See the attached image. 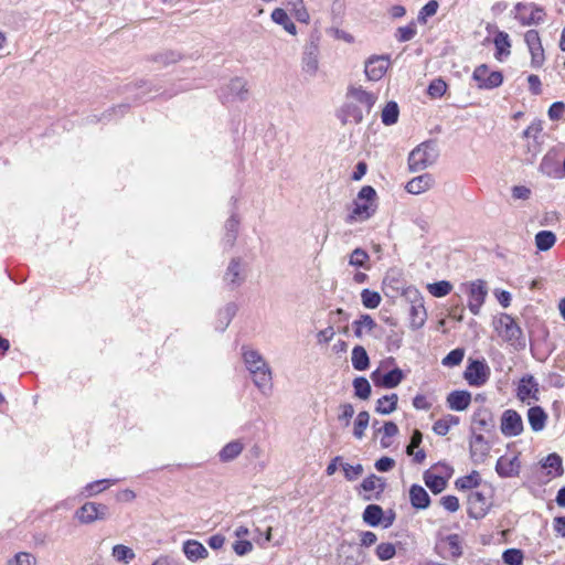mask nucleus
Masks as SVG:
<instances>
[{"mask_svg":"<svg viewBox=\"0 0 565 565\" xmlns=\"http://www.w3.org/2000/svg\"><path fill=\"white\" fill-rule=\"evenodd\" d=\"M468 515L472 519H482L489 511V502L486 495L480 491H472L468 495Z\"/></svg>","mask_w":565,"mask_h":565,"instance_id":"nucleus-20","label":"nucleus"},{"mask_svg":"<svg viewBox=\"0 0 565 565\" xmlns=\"http://www.w3.org/2000/svg\"><path fill=\"white\" fill-rule=\"evenodd\" d=\"M371 379L375 386L394 388L403 381L404 374L398 367H395L387 373H382L380 369H377L372 372Z\"/></svg>","mask_w":565,"mask_h":565,"instance_id":"nucleus-19","label":"nucleus"},{"mask_svg":"<svg viewBox=\"0 0 565 565\" xmlns=\"http://www.w3.org/2000/svg\"><path fill=\"white\" fill-rule=\"evenodd\" d=\"M435 179L429 173L420 174L407 182L405 189L411 194H422L434 185Z\"/></svg>","mask_w":565,"mask_h":565,"instance_id":"nucleus-24","label":"nucleus"},{"mask_svg":"<svg viewBox=\"0 0 565 565\" xmlns=\"http://www.w3.org/2000/svg\"><path fill=\"white\" fill-rule=\"evenodd\" d=\"M354 415V407L350 403H343L339 406L338 420L343 424L344 427H348L351 423V419Z\"/></svg>","mask_w":565,"mask_h":565,"instance_id":"nucleus-56","label":"nucleus"},{"mask_svg":"<svg viewBox=\"0 0 565 565\" xmlns=\"http://www.w3.org/2000/svg\"><path fill=\"white\" fill-rule=\"evenodd\" d=\"M438 2L436 0L428 1L418 12L417 20L419 23L425 24L427 19L435 15L438 10Z\"/></svg>","mask_w":565,"mask_h":565,"instance_id":"nucleus-55","label":"nucleus"},{"mask_svg":"<svg viewBox=\"0 0 565 565\" xmlns=\"http://www.w3.org/2000/svg\"><path fill=\"white\" fill-rule=\"evenodd\" d=\"M436 553L446 559H457L462 555L461 540L458 534H449L435 546Z\"/></svg>","mask_w":565,"mask_h":565,"instance_id":"nucleus-15","label":"nucleus"},{"mask_svg":"<svg viewBox=\"0 0 565 565\" xmlns=\"http://www.w3.org/2000/svg\"><path fill=\"white\" fill-rule=\"evenodd\" d=\"M438 157L435 145L430 141H425L414 148L408 156V168L412 172L425 170L431 166Z\"/></svg>","mask_w":565,"mask_h":565,"instance_id":"nucleus-5","label":"nucleus"},{"mask_svg":"<svg viewBox=\"0 0 565 565\" xmlns=\"http://www.w3.org/2000/svg\"><path fill=\"white\" fill-rule=\"evenodd\" d=\"M468 308L475 316L480 313L481 307L486 301L488 289L487 284L482 279L471 281L467 286Z\"/></svg>","mask_w":565,"mask_h":565,"instance_id":"nucleus-12","label":"nucleus"},{"mask_svg":"<svg viewBox=\"0 0 565 565\" xmlns=\"http://www.w3.org/2000/svg\"><path fill=\"white\" fill-rule=\"evenodd\" d=\"M111 556L118 562L122 564H129L135 559L136 554L134 550L124 544H117L113 547Z\"/></svg>","mask_w":565,"mask_h":565,"instance_id":"nucleus-39","label":"nucleus"},{"mask_svg":"<svg viewBox=\"0 0 565 565\" xmlns=\"http://www.w3.org/2000/svg\"><path fill=\"white\" fill-rule=\"evenodd\" d=\"M409 315H411V326L413 329H419L424 326L426 318H427V312L424 307V303L412 305Z\"/></svg>","mask_w":565,"mask_h":565,"instance_id":"nucleus-37","label":"nucleus"},{"mask_svg":"<svg viewBox=\"0 0 565 565\" xmlns=\"http://www.w3.org/2000/svg\"><path fill=\"white\" fill-rule=\"evenodd\" d=\"M440 504L445 510L454 513L459 510V499L455 495H445L440 499Z\"/></svg>","mask_w":565,"mask_h":565,"instance_id":"nucleus-63","label":"nucleus"},{"mask_svg":"<svg viewBox=\"0 0 565 565\" xmlns=\"http://www.w3.org/2000/svg\"><path fill=\"white\" fill-rule=\"evenodd\" d=\"M472 424L477 429L488 431L493 426L491 412L484 407L478 408L473 413Z\"/></svg>","mask_w":565,"mask_h":565,"instance_id":"nucleus-28","label":"nucleus"},{"mask_svg":"<svg viewBox=\"0 0 565 565\" xmlns=\"http://www.w3.org/2000/svg\"><path fill=\"white\" fill-rule=\"evenodd\" d=\"M182 552L190 562L205 559L209 556V551L196 540H186L183 542Z\"/></svg>","mask_w":565,"mask_h":565,"instance_id":"nucleus-22","label":"nucleus"},{"mask_svg":"<svg viewBox=\"0 0 565 565\" xmlns=\"http://www.w3.org/2000/svg\"><path fill=\"white\" fill-rule=\"evenodd\" d=\"M244 449V445L239 440H233L226 444L220 451L218 457L223 462H228L234 460L236 457L241 455Z\"/></svg>","mask_w":565,"mask_h":565,"instance_id":"nucleus-31","label":"nucleus"},{"mask_svg":"<svg viewBox=\"0 0 565 565\" xmlns=\"http://www.w3.org/2000/svg\"><path fill=\"white\" fill-rule=\"evenodd\" d=\"M242 359L252 375L253 383L263 393L268 394L273 387L271 370L259 351L242 347Z\"/></svg>","mask_w":565,"mask_h":565,"instance_id":"nucleus-2","label":"nucleus"},{"mask_svg":"<svg viewBox=\"0 0 565 565\" xmlns=\"http://www.w3.org/2000/svg\"><path fill=\"white\" fill-rule=\"evenodd\" d=\"M376 192L371 185H364L353 202V209L347 222H363L369 220L376 211Z\"/></svg>","mask_w":565,"mask_h":565,"instance_id":"nucleus-3","label":"nucleus"},{"mask_svg":"<svg viewBox=\"0 0 565 565\" xmlns=\"http://www.w3.org/2000/svg\"><path fill=\"white\" fill-rule=\"evenodd\" d=\"M543 468L548 469V475L559 476L563 472L562 459L557 454L548 455L543 461Z\"/></svg>","mask_w":565,"mask_h":565,"instance_id":"nucleus-49","label":"nucleus"},{"mask_svg":"<svg viewBox=\"0 0 565 565\" xmlns=\"http://www.w3.org/2000/svg\"><path fill=\"white\" fill-rule=\"evenodd\" d=\"M15 565H36V559L33 555L25 552H20L14 556Z\"/></svg>","mask_w":565,"mask_h":565,"instance_id":"nucleus-64","label":"nucleus"},{"mask_svg":"<svg viewBox=\"0 0 565 565\" xmlns=\"http://www.w3.org/2000/svg\"><path fill=\"white\" fill-rule=\"evenodd\" d=\"M361 300L365 308L375 309L381 303V295L370 289H363L361 292Z\"/></svg>","mask_w":565,"mask_h":565,"instance_id":"nucleus-52","label":"nucleus"},{"mask_svg":"<svg viewBox=\"0 0 565 565\" xmlns=\"http://www.w3.org/2000/svg\"><path fill=\"white\" fill-rule=\"evenodd\" d=\"M490 452V445L481 434L470 439V458L475 463H482Z\"/></svg>","mask_w":565,"mask_h":565,"instance_id":"nucleus-21","label":"nucleus"},{"mask_svg":"<svg viewBox=\"0 0 565 565\" xmlns=\"http://www.w3.org/2000/svg\"><path fill=\"white\" fill-rule=\"evenodd\" d=\"M409 501L413 508L425 510L430 504V497L419 484H413L409 489Z\"/></svg>","mask_w":565,"mask_h":565,"instance_id":"nucleus-25","label":"nucleus"},{"mask_svg":"<svg viewBox=\"0 0 565 565\" xmlns=\"http://www.w3.org/2000/svg\"><path fill=\"white\" fill-rule=\"evenodd\" d=\"M565 113V104L563 102H555L548 108V118L551 120H559Z\"/></svg>","mask_w":565,"mask_h":565,"instance_id":"nucleus-61","label":"nucleus"},{"mask_svg":"<svg viewBox=\"0 0 565 565\" xmlns=\"http://www.w3.org/2000/svg\"><path fill=\"white\" fill-rule=\"evenodd\" d=\"M472 79L480 89H493L502 85L503 75L499 71H490L487 64H481L475 68Z\"/></svg>","mask_w":565,"mask_h":565,"instance_id":"nucleus-11","label":"nucleus"},{"mask_svg":"<svg viewBox=\"0 0 565 565\" xmlns=\"http://www.w3.org/2000/svg\"><path fill=\"white\" fill-rule=\"evenodd\" d=\"M220 99L223 104L233 102H244L248 96L247 83L241 77L231 79L225 86L220 89Z\"/></svg>","mask_w":565,"mask_h":565,"instance_id":"nucleus-10","label":"nucleus"},{"mask_svg":"<svg viewBox=\"0 0 565 565\" xmlns=\"http://www.w3.org/2000/svg\"><path fill=\"white\" fill-rule=\"evenodd\" d=\"M447 90V84L441 78L434 79L428 86V94L431 97H441Z\"/></svg>","mask_w":565,"mask_h":565,"instance_id":"nucleus-59","label":"nucleus"},{"mask_svg":"<svg viewBox=\"0 0 565 565\" xmlns=\"http://www.w3.org/2000/svg\"><path fill=\"white\" fill-rule=\"evenodd\" d=\"M515 19L522 25H537L544 22L546 13L544 9L535 3L519 2L514 7Z\"/></svg>","mask_w":565,"mask_h":565,"instance_id":"nucleus-9","label":"nucleus"},{"mask_svg":"<svg viewBox=\"0 0 565 565\" xmlns=\"http://www.w3.org/2000/svg\"><path fill=\"white\" fill-rule=\"evenodd\" d=\"M270 17L275 23L281 25L285 29V31H287L289 34H297V28L295 23L290 20V18L288 17L287 12L284 9L276 8L271 12Z\"/></svg>","mask_w":565,"mask_h":565,"instance_id":"nucleus-30","label":"nucleus"},{"mask_svg":"<svg viewBox=\"0 0 565 565\" xmlns=\"http://www.w3.org/2000/svg\"><path fill=\"white\" fill-rule=\"evenodd\" d=\"M524 41L531 54V66L533 68H540L545 62V54L539 32L533 29L526 31Z\"/></svg>","mask_w":565,"mask_h":565,"instance_id":"nucleus-14","label":"nucleus"},{"mask_svg":"<svg viewBox=\"0 0 565 565\" xmlns=\"http://www.w3.org/2000/svg\"><path fill=\"white\" fill-rule=\"evenodd\" d=\"M502 559L507 565H523L524 554L519 548H509L503 552Z\"/></svg>","mask_w":565,"mask_h":565,"instance_id":"nucleus-53","label":"nucleus"},{"mask_svg":"<svg viewBox=\"0 0 565 565\" xmlns=\"http://www.w3.org/2000/svg\"><path fill=\"white\" fill-rule=\"evenodd\" d=\"M427 290L434 297L441 298L449 295L452 290V285L447 280H440L427 285Z\"/></svg>","mask_w":565,"mask_h":565,"instance_id":"nucleus-46","label":"nucleus"},{"mask_svg":"<svg viewBox=\"0 0 565 565\" xmlns=\"http://www.w3.org/2000/svg\"><path fill=\"white\" fill-rule=\"evenodd\" d=\"M377 99L376 93L369 92L360 85H351L348 87L345 102L337 110V117L342 125H359L362 122L364 114L371 113Z\"/></svg>","mask_w":565,"mask_h":565,"instance_id":"nucleus-1","label":"nucleus"},{"mask_svg":"<svg viewBox=\"0 0 565 565\" xmlns=\"http://www.w3.org/2000/svg\"><path fill=\"white\" fill-rule=\"evenodd\" d=\"M417 34L416 22L411 21L407 25L399 26L396 29L394 34L395 39L399 43L411 41Z\"/></svg>","mask_w":565,"mask_h":565,"instance_id":"nucleus-43","label":"nucleus"},{"mask_svg":"<svg viewBox=\"0 0 565 565\" xmlns=\"http://www.w3.org/2000/svg\"><path fill=\"white\" fill-rule=\"evenodd\" d=\"M524 429L521 415L514 409H505L500 419V430L505 437H515Z\"/></svg>","mask_w":565,"mask_h":565,"instance_id":"nucleus-13","label":"nucleus"},{"mask_svg":"<svg viewBox=\"0 0 565 565\" xmlns=\"http://www.w3.org/2000/svg\"><path fill=\"white\" fill-rule=\"evenodd\" d=\"M399 108L397 103L388 102L382 110L381 119L385 126H392L397 122Z\"/></svg>","mask_w":565,"mask_h":565,"instance_id":"nucleus-41","label":"nucleus"},{"mask_svg":"<svg viewBox=\"0 0 565 565\" xmlns=\"http://www.w3.org/2000/svg\"><path fill=\"white\" fill-rule=\"evenodd\" d=\"M539 383L532 375H525L520 380L516 390V396L520 401L530 405L531 401H539Z\"/></svg>","mask_w":565,"mask_h":565,"instance_id":"nucleus-18","label":"nucleus"},{"mask_svg":"<svg viewBox=\"0 0 565 565\" xmlns=\"http://www.w3.org/2000/svg\"><path fill=\"white\" fill-rule=\"evenodd\" d=\"M383 518V509L377 504H370L363 512V521L371 525L377 526Z\"/></svg>","mask_w":565,"mask_h":565,"instance_id":"nucleus-40","label":"nucleus"},{"mask_svg":"<svg viewBox=\"0 0 565 565\" xmlns=\"http://www.w3.org/2000/svg\"><path fill=\"white\" fill-rule=\"evenodd\" d=\"M319 55H320V35L319 33H311L308 42L303 47L301 57V70L309 76H316L319 70Z\"/></svg>","mask_w":565,"mask_h":565,"instance_id":"nucleus-6","label":"nucleus"},{"mask_svg":"<svg viewBox=\"0 0 565 565\" xmlns=\"http://www.w3.org/2000/svg\"><path fill=\"white\" fill-rule=\"evenodd\" d=\"M342 469L344 472V477L349 481L356 480L363 473L362 465L358 463L355 466L343 463Z\"/></svg>","mask_w":565,"mask_h":565,"instance_id":"nucleus-60","label":"nucleus"},{"mask_svg":"<svg viewBox=\"0 0 565 565\" xmlns=\"http://www.w3.org/2000/svg\"><path fill=\"white\" fill-rule=\"evenodd\" d=\"M224 279L234 286H237L242 282L243 278H241V264L238 259H232L227 270L225 273Z\"/></svg>","mask_w":565,"mask_h":565,"instance_id":"nucleus-45","label":"nucleus"},{"mask_svg":"<svg viewBox=\"0 0 565 565\" xmlns=\"http://www.w3.org/2000/svg\"><path fill=\"white\" fill-rule=\"evenodd\" d=\"M556 243V235L552 231H540L535 235V245L539 250L551 249Z\"/></svg>","mask_w":565,"mask_h":565,"instance_id":"nucleus-38","label":"nucleus"},{"mask_svg":"<svg viewBox=\"0 0 565 565\" xmlns=\"http://www.w3.org/2000/svg\"><path fill=\"white\" fill-rule=\"evenodd\" d=\"M543 130V125L541 120H534L531 122V125L523 131V137L525 138H533L536 140L540 136V134Z\"/></svg>","mask_w":565,"mask_h":565,"instance_id":"nucleus-62","label":"nucleus"},{"mask_svg":"<svg viewBox=\"0 0 565 565\" xmlns=\"http://www.w3.org/2000/svg\"><path fill=\"white\" fill-rule=\"evenodd\" d=\"M380 431L382 433L381 446L387 448L392 445L391 438L398 434V427L393 422H386Z\"/></svg>","mask_w":565,"mask_h":565,"instance_id":"nucleus-48","label":"nucleus"},{"mask_svg":"<svg viewBox=\"0 0 565 565\" xmlns=\"http://www.w3.org/2000/svg\"><path fill=\"white\" fill-rule=\"evenodd\" d=\"M491 375L490 366L484 360H469L463 372V379L470 386L480 387L484 385Z\"/></svg>","mask_w":565,"mask_h":565,"instance_id":"nucleus-8","label":"nucleus"},{"mask_svg":"<svg viewBox=\"0 0 565 565\" xmlns=\"http://www.w3.org/2000/svg\"><path fill=\"white\" fill-rule=\"evenodd\" d=\"M370 256L363 248H355L349 256V264L353 267H362L369 269Z\"/></svg>","mask_w":565,"mask_h":565,"instance_id":"nucleus-44","label":"nucleus"},{"mask_svg":"<svg viewBox=\"0 0 565 565\" xmlns=\"http://www.w3.org/2000/svg\"><path fill=\"white\" fill-rule=\"evenodd\" d=\"M390 67V57L373 55L365 62L364 73L370 81H380Z\"/></svg>","mask_w":565,"mask_h":565,"instance_id":"nucleus-17","label":"nucleus"},{"mask_svg":"<svg viewBox=\"0 0 565 565\" xmlns=\"http://www.w3.org/2000/svg\"><path fill=\"white\" fill-rule=\"evenodd\" d=\"M396 554V548L392 543H381L376 547V555L382 561H388Z\"/></svg>","mask_w":565,"mask_h":565,"instance_id":"nucleus-58","label":"nucleus"},{"mask_svg":"<svg viewBox=\"0 0 565 565\" xmlns=\"http://www.w3.org/2000/svg\"><path fill=\"white\" fill-rule=\"evenodd\" d=\"M458 424L459 417L447 414L434 423L433 430L439 436H445L451 427L457 426Z\"/></svg>","mask_w":565,"mask_h":565,"instance_id":"nucleus-32","label":"nucleus"},{"mask_svg":"<svg viewBox=\"0 0 565 565\" xmlns=\"http://www.w3.org/2000/svg\"><path fill=\"white\" fill-rule=\"evenodd\" d=\"M493 42L495 46L494 56L497 60L502 61L511 54V41L507 32L499 31L495 34Z\"/></svg>","mask_w":565,"mask_h":565,"instance_id":"nucleus-27","label":"nucleus"},{"mask_svg":"<svg viewBox=\"0 0 565 565\" xmlns=\"http://www.w3.org/2000/svg\"><path fill=\"white\" fill-rule=\"evenodd\" d=\"M495 471L501 478H516L521 472L520 454H505L495 463Z\"/></svg>","mask_w":565,"mask_h":565,"instance_id":"nucleus-16","label":"nucleus"},{"mask_svg":"<svg viewBox=\"0 0 565 565\" xmlns=\"http://www.w3.org/2000/svg\"><path fill=\"white\" fill-rule=\"evenodd\" d=\"M361 487L366 492L374 490L383 491L384 482L382 481L381 478L376 477L375 475H371L363 480Z\"/></svg>","mask_w":565,"mask_h":565,"instance_id":"nucleus-57","label":"nucleus"},{"mask_svg":"<svg viewBox=\"0 0 565 565\" xmlns=\"http://www.w3.org/2000/svg\"><path fill=\"white\" fill-rule=\"evenodd\" d=\"M446 403L451 411H465L471 403V393L462 390L452 391L448 394Z\"/></svg>","mask_w":565,"mask_h":565,"instance_id":"nucleus-23","label":"nucleus"},{"mask_svg":"<svg viewBox=\"0 0 565 565\" xmlns=\"http://www.w3.org/2000/svg\"><path fill=\"white\" fill-rule=\"evenodd\" d=\"M352 365L358 371H364L370 365V359L365 349L361 345H356L352 350L351 355Z\"/></svg>","mask_w":565,"mask_h":565,"instance_id":"nucleus-34","label":"nucleus"},{"mask_svg":"<svg viewBox=\"0 0 565 565\" xmlns=\"http://www.w3.org/2000/svg\"><path fill=\"white\" fill-rule=\"evenodd\" d=\"M398 396L395 393L384 395L377 399L375 412L382 415H388L396 411Z\"/></svg>","mask_w":565,"mask_h":565,"instance_id":"nucleus-29","label":"nucleus"},{"mask_svg":"<svg viewBox=\"0 0 565 565\" xmlns=\"http://www.w3.org/2000/svg\"><path fill=\"white\" fill-rule=\"evenodd\" d=\"M481 476L478 471L473 470L469 475L458 478L455 486L458 490H472L480 486Z\"/></svg>","mask_w":565,"mask_h":565,"instance_id":"nucleus-33","label":"nucleus"},{"mask_svg":"<svg viewBox=\"0 0 565 565\" xmlns=\"http://www.w3.org/2000/svg\"><path fill=\"white\" fill-rule=\"evenodd\" d=\"M527 420L533 431H541L546 426L547 414L541 406H532L527 411Z\"/></svg>","mask_w":565,"mask_h":565,"instance_id":"nucleus-26","label":"nucleus"},{"mask_svg":"<svg viewBox=\"0 0 565 565\" xmlns=\"http://www.w3.org/2000/svg\"><path fill=\"white\" fill-rule=\"evenodd\" d=\"M494 329L500 338H502L505 342L513 345L514 348L525 347L522 329L512 318V316L508 313H501L494 321Z\"/></svg>","mask_w":565,"mask_h":565,"instance_id":"nucleus-4","label":"nucleus"},{"mask_svg":"<svg viewBox=\"0 0 565 565\" xmlns=\"http://www.w3.org/2000/svg\"><path fill=\"white\" fill-rule=\"evenodd\" d=\"M117 479H102L94 482L88 483L85 487V491L87 492V495H95L100 492H103L105 489H107L110 486H114L117 483Z\"/></svg>","mask_w":565,"mask_h":565,"instance_id":"nucleus-50","label":"nucleus"},{"mask_svg":"<svg viewBox=\"0 0 565 565\" xmlns=\"http://www.w3.org/2000/svg\"><path fill=\"white\" fill-rule=\"evenodd\" d=\"M465 356V349L457 348L450 351L441 361L444 366L452 367L459 365Z\"/></svg>","mask_w":565,"mask_h":565,"instance_id":"nucleus-54","label":"nucleus"},{"mask_svg":"<svg viewBox=\"0 0 565 565\" xmlns=\"http://www.w3.org/2000/svg\"><path fill=\"white\" fill-rule=\"evenodd\" d=\"M370 414L366 411L360 412L353 423V436L356 439H362L364 431L369 426Z\"/></svg>","mask_w":565,"mask_h":565,"instance_id":"nucleus-42","label":"nucleus"},{"mask_svg":"<svg viewBox=\"0 0 565 565\" xmlns=\"http://www.w3.org/2000/svg\"><path fill=\"white\" fill-rule=\"evenodd\" d=\"M425 484L431 490L433 493L437 494L445 490L447 480L438 475L431 473L427 470L424 473Z\"/></svg>","mask_w":565,"mask_h":565,"instance_id":"nucleus-35","label":"nucleus"},{"mask_svg":"<svg viewBox=\"0 0 565 565\" xmlns=\"http://www.w3.org/2000/svg\"><path fill=\"white\" fill-rule=\"evenodd\" d=\"M354 394L361 399H367L371 395V385L365 377H356L353 381Z\"/></svg>","mask_w":565,"mask_h":565,"instance_id":"nucleus-51","label":"nucleus"},{"mask_svg":"<svg viewBox=\"0 0 565 565\" xmlns=\"http://www.w3.org/2000/svg\"><path fill=\"white\" fill-rule=\"evenodd\" d=\"M540 171L551 178H561L563 175L561 169L555 164L552 158L545 156L540 163Z\"/></svg>","mask_w":565,"mask_h":565,"instance_id":"nucleus-47","label":"nucleus"},{"mask_svg":"<svg viewBox=\"0 0 565 565\" xmlns=\"http://www.w3.org/2000/svg\"><path fill=\"white\" fill-rule=\"evenodd\" d=\"M376 327L374 319L370 315H361L358 320L353 322L354 334L361 338L364 332H371Z\"/></svg>","mask_w":565,"mask_h":565,"instance_id":"nucleus-36","label":"nucleus"},{"mask_svg":"<svg viewBox=\"0 0 565 565\" xmlns=\"http://www.w3.org/2000/svg\"><path fill=\"white\" fill-rule=\"evenodd\" d=\"M109 515V509L104 503L88 501L75 511L74 518L81 524H90L96 521H104Z\"/></svg>","mask_w":565,"mask_h":565,"instance_id":"nucleus-7","label":"nucleus"}]
</instances>
